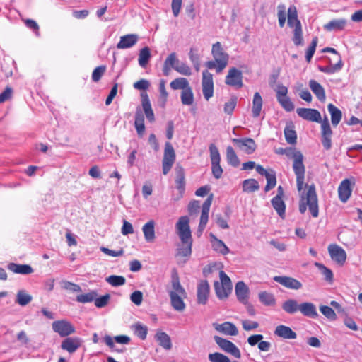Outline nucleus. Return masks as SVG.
I'll use <instances>...</instances> for the list:
<instances>
[{
	"instance_id": "nucleus-1",
	"label": "nucleus",
	"mask_w": 362,
	"mask_h": 362,
	"mask_svg": "<svg viewBox=\"0 0 362 362\" xmlns=\"http://www.w3.org/2000/svg\"><path fill=\"white\" fill-rule=\"evenodd\" d=\"M298 115L303 119L321 123V141L325 149L329 150L332 147V131L327 117L322 120L320 112L311 108H298Z\"/></svg>"
},
{
	"instance_id": "nucleus-2",
	"label": "nucleus",
	"mask_w": 362,
	"mask_h": 362,
	"mask_svg": "<svg viewBox=\"0 0 362 362\" xmlns=\"http://www.w3.org/2000/svg\"><path fill=\"white\" fill-rule=\"evenodd\" d=\"M170 284V287L167 290L170 305L175 311L183 312L186 308L184 299L187 297V293L181 285L176 272L172 274Z\"/></svg>"
},
{
	"instance_id": "nucleus-3",
	"label": "nucleus",
	"mask_w": 362,
	"mask_h": 362,
	"mask_svg": "<svg viewBox=\"0 0 362 362\" xmlns=\"http://www.w3.org/2000/svg\"><path fill=\"white\" fill-rule=\"evenodd\" d=\"M211 54L214 60L206 62L205 66L209 69H215L216 73H221L228 64L229 55L223 51L219 42L212 45Z\"/></svg>"
},
{
	"instance_id": "nucleus-4",
	"label": "nucleus",
	"mask_w": 362,
	"mask_h": 362,
	"mask_svg": "<svg viewBox=\"0 0 362 362\" xmlns=\"http://www.w3.org/2000/svg\"><path fill=\"white\" fill-rule=\"evenodd\" d=\"M308 206L309 210L313 217L318 216V203L317 197L315 192V187L312 185L308 187L307 192L301 196V203L299 206V211L301 214H304Z\"/></svg>"
},
{
	"instance_id": "nucleus-5",
	"label": "nucleus",
	"mask_w": 362,
	"mask_h": 362,
	"mask_svg": "<svg viewBox=\"0 0 362 362\" xmlns=\"http://www.w3.org/2000/svg\"><path fill=\"white\" fill-rule=\"evenodd\" d=\"M288 25L294 28L293 42L295 45H302L303 43L302 25L300 21L298 18L297 9L295 6L292 5L288 9Z\"/></svg>"
},
{
	"instance_id": "nucleus-6",
	"label": "nucleus",
	"mask_w": 362,
	"mask_h": 362,
	"mask_svg": "<svg viewBox=\"0 0 362 362\" xmlns=\"http://www.w3.org/2000/svg\"><path fill=\"white\" fill-rule=\"evenodd\" d=\"M291 157L293 159V169L296 175L297 189L300 192L303 188L305 173L303 156L300 151H293Z\"/></svg>"
},
{
	"instance_id": "nucleus-7",
	"label": "nucleus",
	"mask_w": 362,
	"mask_h": 362,
	"mask_svg": "<svg viewBox=\"0 0 362 362\" xmlns=\"http://www.w3.org/2000/svg\"><path fill=\"white\" fill-rule=\"evenodd\" d=\"M220 282L214 283V289L219 299L226 298L232 291V283L230 278L223 272L219 273Z\"/></svg>"
},
{
	"instance_id": "nucleus-8",
	"label": "nucleus",
	"mask_w": 362,
	"mask_h": 362,
	"mask_svg": "<svg viewBox=\"0 0 362 362\" xmlns=\"http://www.w3.org/2000/svg\"><path fill=\"white\" fill-rule=\"evenodd\" d=\"M175 230L181 242L186 243L187 240H192L189 227V218L187 216H184L179 218L175 224Z\"/></svg>"
},
{
	"instance_id": "nucleus-9",
	"label": "nucleus",
	"mask_w": 362,
	"mask_h": 362,
	"mask_svg": "<svg viewBox=\"0 0 362 362\" xmlns=\"http://www.w3.org/2000/svg\"><path fill=\"white\" fill-rule=\"evenodd\" d=\"M210 158L211 161V170L214 177L219 179L223 174V169L220 165L221 157L217 147L211 144L209 146Z\"/></svg>"
},
{
	"instance_id": "nucleus-10",
	"label": "nucleus",
	"mask_w": 362,
	"mask_h": 362,
	"mask_svg": "<svg viewBox=\"0 0 362 362\" xmlns=\"http://www.w3.org/2000/svg\"><path fill=\"white\" fill-rule=\"evenodd\" d=\"M175 160V152L170 142L165 144L164 155L162 162L163 173L167 175Z\"/></svg>"
},
{
	"instance_id": "nucleus-11",
	"label": "nucleus",
	"mask_w": 362,
	"mask_h": 362,
	"mask_svg": "<svg viewBox=\"0 0 362 362\" xmlns=\"http://www.w3.org/2000/svg\"><path fill=\"white\" fill-rule=\"evenodd\" d=\"M202 92L204 98L209 100L214 95L213 75L207 70L202 71Z\"/></svg>"
},
{
	"instance_id": "nucleus-12",
	"label": "nucleus",
	"mask_w": 362,
	"mask_h": 362,
	"mask_svg": "<svg viewBox=\"0 0 362 362\" xmlns=\"http://www.w3.org/2000/svg\"><path fill=\"white\" fill-rule=\"evenodd\" d=\"M214 339L222 350L232 354L237 358L240 357V352L233 343L218 336H215Z\"/></svg>"
},
{
	"instance_id": "nucleus-13",
	"label": "nucleus",
	"mask_w": 362,
	"mask_h": 362,
	"mask_svg": "<svg viewBox=\"0 0 362 362\" xmlns=\"http://www.w3.org/2000/svg\"><path fill=\"white\" fill-rule=\"evenodd\" d=\"M242 78V72L233 67L229 69L228 73L226 76L225 83L230 86L235 88H240L243 86Z\"/></svg>"
},
{
	"instance_id": "nucleus-14",
	"label": "nucleus",
	"mask_w": 362,
	"mask_h": 362,
	"mask_svg": "<svg viewBox=\"0 0 362 362\" xmlns=\"http://www.w3.org/2000/svg\"><path fill=\"white\" fill-rule=\"evenodd\" d=\"M53 330L61 337H66L75 332L74 326L68 321L58 320L52 323Z\"/></svg>"
},
{
	"instance_id": "nucleus-15",
	"label": "nucleus",
	"mask_w": 362,
	"mask_h": 362,
	"mask_svg": "<svg viewBox=\"0 0 362 362\" xmlns=\"http://www.w3.org/2000/svg\"><path fill=\"white\" fill-rule=\"evenodd\" d=\"M328 251L333 261L340 265L344 264L346 259V253L341 247L332 244L329 245Z\"/></svg>"
},
{
	"instance_id": "nucleus-16",
	"label": "nucleus",
	"mask_w": 362,
	"mask_h": 362,
	"mask_svg": "<svg viewBox=\"0 0 362 362\" xmlns=\"http://www.w3.org/2000/svg\"><path fill=\"white\" fill-rule=\"evenodd\" d=\"M273 279L276 282L290 289L298 290L302 288V284L298 280L292 277L286 276H276Z\"/></svg>"
},
{
	"instance_id": "nucleus-17",
	"label": "nucleus",
	"mask_w": 362,
	"mask_h": 362,
	"mask_svg": "<svg viewBox=\"0 0 362 362\" xmlns=\"http://www.w3.org/2000/svg\"><path fill=\"white\" fill-rule=\"evenodd\" d=\"M351 192V181L349 179L343 180L338 187V194L340 201L346 203L350 198Z\"/></svg>"
},
{
	"instance_id": "nucleus-18",
	"label": "nucleus",
	"mask_w": 362,
	"mask_h": 362,
	"mask_svg": "<svg viewBox=\"0 0 362 362\" xmlns=\"http://www.w3.org/2000/svg\"><path fill=\"white\" fill-rule=\"evenodd\" d=\"M139 40V36L136 34H127L120 37L119 42L117 44V48L119 49H129L134 46Z\"/></svg>"
},
{
	"instance_id": "nucleus-19",
	"label": "nucleus",
	"mask_w": 362,
	"mask_h": 362,
	"mask_svg": "<svg viewBox=\"0 0 362 362\" xmlns=\"http://www.w3.org/2000/svg\"><path fill=\"white\" fill-rule=\"evenodd\" d=\"M213 326L216 331L226 335L236 336L238 334L236 326L230 322H225L222 324L214 323Z\"/></svg>"
},
{
	"instance_id": "nucleus-20",
	"label": "nucleus",
	"mask_w": 362,
	"mask_h": 362,
	"mask_svg": "<svg viewBox=\"0 0 362 362\" xmlns=\"http://www.w3.org/2000/svg\"><path fill=\"white\" fill-rule=\"evenodd\" d=\"M209 293V285L207 281L202 280L197 286V302L199 304H206Z\"/></svg>"
},
{
	"instance_id": "nucleus-21",
	"label": "nucleus",
	"mask_w": 362,
	"mask_h": 362,
	"mask_svg": "<svg viewBox=\"0 0 362 362\" xmlns=\"http://www.w3.org/2000/svg\"><path fill=\"white\" fill-rule=\"evenodd\" d=\"M81 345V340L77 337H68L66 338L62 343L61 347L62 349L67 351L69 353L75 352Z\"/></svg>"
},
{
	"instance_id": "nucleus-22",
	"label": "nucleus",
	"mask_w": 362,
	"mask_h": 362,
	"mask_svg": "<svg viewBox=\"0 0 362 362\" xmlns=\"http://www.w3.org/2000/svg\"><path fill=\"white\" fill-rule=\"evenodd\" d=\"M299 312L305 317L315 319L318 317L316 306L310 302L300 303Z\"/></svg>"
},
{
	"instance_id": "nucleus-23",
	"label": "nucleus",
	"mask_w": 362,
	"mask_h": 362,
	"mask_svg": "<svg viewBox=\"0 0 362 362\" xmlns=\"http://www.w3.org/2000/svg\"><path fill=\"white\" fill-rule=\"evenodd\" d=\"M274 334L286 339H295L297 334L291 327L286 325H279L274 330Z\"/></svg>"
},
{
	"instance_id": "nucleus-24",
	"label": "nucleus",
	"mask_w": 362,
	"mask_h": 362,
	"mask_svg": "<svg viewBox=\"0 0 362 362\" xmlns=\"http://www.w3.org/2000/svg\"><path fill=\"white\" fill-rule=\"evenodd\" d=\"M141 103H142V107L144 110V112L145 113V115L147 118V119L152 122L154 121V113L151 107V105L150 103V100L148 98V96L147 93H143L141 95Z\"/></svg>"
},
{
	"instance_id": "nucleus-25",
	"label": "nucleus",
	"mask_w": 362,
	"mask_h": 362,
	"mask_svg": "<svg viewBox=\"0 0 362 362\" xmlns=\"http://www.w3.org/2000/svg\"><path fill=\"white\" fill-rule=\"evenodd\" d=\"M347 25V20L344 18L334 19L324 25V29L327 31L342 30Z\"/></svg>"
},
{
	"instance_id": "nucleus-26",
	"label": "nucleus",
	"mask_w": 362,
	"mask_h": 362,
	"mask_svg": "<svg viewBox=\"0 0 362 362\" xmlns=\"http://www.w3.org/2000/svg\"><path fill=\"white\" fill-rule=\"evenodd\" d=\"M192 240H187V242H181V244L178 246L177 250L176 256L180 257H185L183 262H186L187 258H188L192 254Z\"/></svg>"
},
{
	"instance_id": "nucleus-27",
	"label": "nucleus",
	"mask_w": 362,
	"mask_h": 362,
	"mask_svg": "<svg viewBox=\"0 0 362 362\" xmlns=\"http://www.w3.org/2000/svg\"><path fill=\"white\" fill-rule=\"evenodd\" d=\"M309 87L320 101L324 102L325 100V90L321 84L312 79L309 81Z\"/></svg>"
},
{
	"instance_id": "nucleus-28",
	"label": "nucleus",
	"mask_w": 362,
	"mask_h": 362,
	"mask_svg": "<svg viewBox=\"0 0 362 362\" xmlns=\"http://www.w3.org/2000/svg\"><path fill=\"white\" fill-rule=\"evenodd\" d=\"M155 339L159 345L166 350H170L172 347V342L169 335L162 331H158L155 334Z\"/></svg>"
},
{
	"instance_id": "nucleus-29",
	"label": "nucleus",
	"mask_w": 362,
	"mask_h": 362,
	"mask_svg": "<svg viewBox=\"0 0 362 362\" xmlns=\"http://www.w3.org/2000/svg\"><path fill=\"white\" fill-rule=\"evenodd\" d=\"M7 268L11 272L15 274H30L33 272V268L28 264H18L15 263H10L8 264Z\"/></svg>"
},
{
	"instance_id": "nucleus-30",
	"label": "nucleus",
	"mask_w": 362,
	"mask_h": 362,
	"mask_svg": "<svg viewBox=\"0 0 362 362\" xmlns=\"http://www.w3.org/2000/svg\"><path fill=\"white\" fill-rule=\"evenodd\" d=\"M142 231L145 240L148 243H151L155 239V222L153 221H149L142 227Z\"/></svg>"
},
{
	"instance_id": "nucleus-31",
	"label": "nucleus",
	"mask_w": 362,
	"mask_h": 362,
	"mask_svg": "<svg viewBox=\"0 0 362 362\" xmlns=\"http://www.w3.org/2000/svg\"><path fill=\"white\" fill-rule=\"evenodd\" d=\"M235 294L239 301L244 304L247 303V287L243 281H238L235 285Z\"/></svg>"
},
{
	"instance_id": "nucleus-32",
	"label": "nucleus",
	"mask_w": 362,
	"mask_h": 362,
	"mask_svg": "<svg viewBox=\"0 0 362 362\" xmlns=\"http://www.w3.org/2000/svg\"><path fill=\"white\" fill-rule=\"evenodd\" d=\"M327 110L331 115V122L332 125L334 127L337 126L342 117L341 111L332 103H329L327 105Z\"/></svg>"
},
{
	"instance_id": "nucleus-33",
	"label": "nucleus",
	"mask_w": 362,
	"mask_h": 362,
	"mask_svg": "<svg viewBox=\"0 0 362 362\" xmlns=\"http://www.w3.org/2000/svg\"><path fill=\"white\" fill-rule=\"evenodd\" d=\"M175 172H176V177H175L176 187L180 193V197H182V194L185 191V185L184 169L182 167H177L175 169Z\"/></svg>"
},
{
	"instance_id": "nucleus-34",
	"label": "nucleus",
	"mask_w": 362,
	"mask_h": 362,
	"mask_svg": "<svg viewBox=\"0 0 362 362\" xmlns=\"http://www.w3.org/2000/svg\"><path fill=\"white\" fill-rule=\"evenodd\" d=\"M343 66L342 60L341 57L337 56V62L335 64H330L328 66H319L318 69L323 73L332 74L341 69Z\"/></svg>"
},
{
	"instance_id": "nucleus-35",
	"label": "nucleus",
	"mask_w": 362,
	"mask_h": 362,
	"mask_svg": "<svg viewBox=\"0 0 362 362\" xmlns=\"http://www.w3.org/2000/svg\"><path fill=\"white\" fill-rule=\"evenodd\" d=\"M300 303L295 299L291 298L285 300L282 304V309L288 314L293 315L299 311Z\"/></svg>"
},
{
	"instance_id": "nucleus-36",
	"label": "nucleus",
	"mask_w": 362,
	"mask_h": 362,
	"mask_svg": "<svg viewBox=\"0 0 362 362\" xmlns=\"http://www.w3.org/2000/svg\"><path fill=\"white\" fill-rule=\"evenodd\" d=\"M263 100L262 98L258 92L254 94L252 100V116L257 117L260 115L261 110L262 108Z\"/></svg>"
},
{
	"instance_id": "nucleus-37",
	"label": "nucleus",
	"mask_w": 362,
	"mask_h": 362,
	"mask_svg": "<svg viewBox=\"0 0 362 362\" xmlns=\"http://www.w3.org/2000/svg\"><path fill=\"white\" fill-rule=\"evenodd\" d=\"M33 300V297L25 290L18 291L16 297V303L21 306H25Z\"/></svg>"
},
{
	"instance_id": "nucleus-38",
	"label": "nucleus",
	"mask_w": 362,
	"mask_h": 362,
	"mask_svg": "<svg viewBox=\"0 0 362 362\" xmlns=\"http://www.w3.org/2000/svg\"><path fill=\"white\" fill-rule=\"evenodd\" d=\"M271 202L273 208L277 212L279 216L281 218H284L285 214L286 204L283 201V199L279 198V197H274L272 199Z\"/></svg>"
},
{
	"instance_id": "nucleus-39",
	"label": "nucleus",
	"mask_w": 362,
	"mask_h": 362,
	"mask_svg": "<svg viewBox=\"0 0 362 362\" xmlns=\"http://www.w3.org/2000/svg\"><path fill=\"white\" fill-rule=\"evenodd\" d=\"M180 99L184 105L189 106L194 103V98L191 86L184 90H182Z\"/></svg>"
},
{
	"instance_id": "nucleus-40",
	"label": "nucleus",
	"mask_w": 362,
	"mask_h": 362,
	"mask_svg": "<svg viewBox=\"0 0 362 362\" xmlns=\"http://www.w3.org/2000/svg\"><path fill=\"white\" fill-rule=\"evenodd\" d=\"M170 86L173 90H184L190 87L188 80L185 78H175L170 82Z\"/></svg>"
},
{
	"instance_id": "nucleus-41",
	"label": "nucleus",
	"mask_w": 362,
	"mask_h": 362,
	"mask_svg": "<svg viewBox=\"0 0 362 362\" xmlns=\"http://www.w3.org/2000/svg\"><path fill=\"white\" fill-rule=\"evenodd\" d=\"M132 329L134 330L135 335H136L139 339L141 340L146 339L148 333L147 326L144 325L140 322H137L132 326Z\"/></svg>"
},
{
	"instance_id": "nucleus-42",
	"label": "nucleus",
	"mask_w": 362,
	"mask_h": 362,
	"mask_svg": "<svg viewBox=\"0 0 362 362\" xmlns=\"http://www.w3.org/2000/svg\"><path fill=\"white\" fill-rule=\"evenodd\" d=\"M151 52H150V49L148 47H145L144 48H142L140 52H139V59H138V62H139V64L141 66V67H145L146 66V64H148L149 59H151Z\"/></svg>"
},
{
	"instance_id": "nucleus-43",
	"label": "nucleus",
	"mask_w": 362,
	"mask_h": 362,
	"mask_svg": "<svg viewBox=\"0 0 362 362\" xmlns=\"http://www.w3.org/2000/svg\"><path fill=\"white\" fill-rule=\"evenodd\" d=\"M259 300L265 305L272 306L275 305L276 300L273 294L262 291L259 293Z\"/></svg>"
},
{
	"instance_id": "nucleus-44",
	"label": "nucleus",
	"mask_w": 362,
	"mask_h": 362,
	"mask_svg": "<svg viewBox=\"0 0 362 362\" xmlns=\"http://www.w3.org/2000/svg\"><path fill=\"white\" fill-rule=\"evenodd\" d=\"M284 136L288 144H295L296 143L297 134L293 126L286 127L284 129Z\"/></svg>"
},
{
	"instance_id": "nucleus-45",
	"label": "nucleus",
	"mask_w": 362,
	"mask_h": 362,
	"mask_svg": "<svg viewBox=\"0 0 362 362\" xmlns=\"http://www.w3.org/2000/svg\"><path fill=\"white\" fill-rule=\"evenodd\" d=\"M226 158L228 163L232 166L237 167L239 165V159L231 146H228L226 148Z\"/></svg>"
},
{
	"instance_id": "nucleus-46",
	"label": "nucleus",
	"mask_w": 362,
	"mask_h": 362,
	"mask_svg": "<svg viewBox=\"0 0 362 362\" xmlns=\"http://www.w3.org/2000/svg\"><path fill=\"white\" fill-rule=\"evenodd\" d=\"M97 296L98 293L95 291H91L87 293L77 296L76 300L81 303H90L94 301L95 297Z\"/></svg>"
},
{
	"instance_id": "nucleus-47",
	"label": "nucleus",
	"mask_w": 362,
	"mask_h": 362,
	"mask_svg": "<svg viewBox=\"0 0 362 362\" xmlns=\"http://www.w3.org/2000/svg\"><path fill=\"white\" fill-rule=\"evenodd\" d=\"M211 237L214 239V243H213V247L214 250L223 254L226 255L229 252V249L224 244V243L218 239H217L214 235L211 234Z\"/></svg>"
},
{
	"instance_id": "nucleus-48",
	"label": "nucleus",
	"mask_w": 362,
	"mask_h": 362,
	"mask_svg": "<svg viewBox=\"0 0 362 362\" xmlns=\"http://www.w3.org/2000/svg\"><path fill=\"white\" fill-rule=\"evenodd\" d=\"M105 281L114 287L123 286L126 283V279L122 276L111 275L105 279Z\"/></svg>"
},
{
	"instance_id": "nucleus-49",
	"label": "nucleus",
	"mask_w": 362,
	"mask_h": 362,
	"mask_svg": "<svg viewBox=\"0 0 362 362\" xmlns=\"http://www.w3.org/2000/svg\"><path fill=\"white\" fill-rule=\"evenodd\" d=\"M264 176L267 180V185L264 190L265 192H269L274 188L276 184V175L273 170H269Z\"/></svg>"
},
{
	"instance_id": "nucleus-50",
	"label": "nucleus",
	"mask_w": 362,
	"mask_h": 362,
	"mask_svg": "<svg viewBox=\"0 0 362 362\" xmlns=\"http://www.w3.org/2000/svg\"><path fill=\"white\" fill-rule=\"evenodd\" d=\"M319 309L322 314L328 320L331 321H334L337 320V314L332 308L327 305H320Z\"/></svg>"
},
{
	"instance_id": "nucleus-51",
	"label": "nucleus",
	"mask_w": 362,
	"mask_h": 362,
	"mask_svg": "<svg viewBox=\"0 0 362 362\" xmlns=\"http://www.w3.org/2000/svg\"><path fill=\"white\" fill-rule=\"evenodd\" d=\"M277 16L280 28H284L286 20V6L284 4L278 5Z\"/></svg>"
},
{
	"instance_id": "nucleus-52",
	"label": "nucleus",
	"mask_w": 362,
	"mask_h": 362,
	"mask_svg": "<svg viewBox=\"0 0 362 362\" xmlns=\"http://www.w3.org/2000/svg\"><path fill=\"white\" fill-rule=\"evenodd\" d=\"M318 42V38L315 37L313 38L311 44L306 51L305 59L308 62H310L313 54H315V49Z\"/></svg>"
},
{
	"instance_id": "nucleus-53",
	"label": "nucleus",
	"mask_w": 362,
	"mask_h": 362,
	"mask_svg": "<svg viewBox=\"0 0 362 362\" xmlns=\"http://www.w3.org/2000/svg\"><path fill=\"white\" fill-rule=\"evenodd\" d=\"M233 143L239 148L240 150H243L247 152L249 150V138L243 139H233Z\"/></svg>"
},
{
	"instance_id": "nucleus-54",
	"label": "nucleus",
	"mask_w": 362,
	"mask_h": 362,
	"mask_svg": "<svg viewBox=\"0 0 362 362\" xmlns=\"http://www.w3.org/2000/svg\"><path fill=\"white\" fill-rule=\"evenodd\" d=\"M277 100L286 111L291 112L293 110L294 105L288 96L279 98Z\"/></svg>"
},
{
	"instance_id": "nucleus-55",
	"label": "nucleus",
	"mask_w": 362,
	"mask_h": 362,
	"mask_svg": "<svg viewBox=\"0 0 362 362\" xmlns=\"http://www.w3.org/2000/svg\"><path fill=\"white\" fill-rule=\"evenodd\" d=\"M209 360L211 362H230L228 356L218 352L209 354Z\"/></svg>"
},
{
	"instance_id": "nucleus-56",
	"label": "nucleus",
	"mask_w": 362,
	"mask_h": 362,
	"mask_svg": "<svg viewBox=\"0 0 362 362\" xmlns=\"http://www.w3.org/2000/svg\"><path fill=\"white\" fill-rule=\"evenodd\" d=\"M62 288L64 290L69 291L73 293L81 291V288L79 285L68 281H63L62 282Z\"/></svg>"
},
{
	"instance_id": "nucleus-57",
	"label": "nucleus",
	"mask_w": 362,
	"mask_h": 362,
	"mask_svg": "<svg viewBox=\"0 0 362 362\" xmlns=\"http://www.w3.org/2000/svg\"><path fill=\"white\" fill-rule=\"evenodd\" d=\"M315 266L320 270L321 273L325 276V279L327 281H332L333 273L329 269H328L321 263H315Z\"/></svg>"
},
{
	"instance_id": "nucleus-58",
	"label": "nucleus",
	"mask_w": 362,
	"mask_h": 362,
	"mask_svg": "<svg viewBox=\"0 0 362 362\" xmlns=\"http://www.w3.org/2000/svg\"><path fill=\"white\" fill-rule=\"evenodd\" d=\"M110 299V294H105L99 298H98V296H97V297H95V298L94 300L95 305L99 308H104L108 304Z\"/></svg>"
},
{
	"instance_id": "nucleus-59",
	"label": "nucleus",
	"mask_w": 362,
	"mask_h": 362,
	"mask_svg": "<svg viewBox=\"0 0 362 362\" xmlns=\"http://www.w3.org/2000/svg\"><path fill=\"white\" fill-rule=\"evenodd\" d=\"M105 71L106 66L104 65L96 67L92 73V80L94 82H98V81H100L103 75L105 74Z\"/></svg>"
},
{
	"instance_id": "nucleus-60",
	"label": "nucleus",
	"mask_w": 362,
	"mask_h": 362,
	"mask_svg": "<svg viewBox=\"0 0 362 362\" xmlns=\"http://www.w3.org/2000/svg\"><path fill=\"white\" fill-rule=\"evenodd\" d=\"M175 71L184 76H190L192 74L191 69L185 63L180 62L175 68Z\"/></svg>"
},
{
	"instance_id": "nucleus-61",
	"label": "nucleus",
	"mask_w": 362,
	"mask_h": 362,
	"mask_svg": "<svg viewBox=\"0 0 362 362\" xmlns=\"http://www.w3.org/2000/svg\"><path fill=\"white\" fill-rule=\"evenodd\" d=\"M164 62L172 66V68L175 70V68L180 63V61L177 57L176 53L172 52L167 57Z\"/></svg>"
},
{
	"instance_id": "nucleus-62",
	"label": "nucleus",
	"mask_w": 362,
	"mask_h": 362,
	"mask_svg": "<svg viewBox=\"0 0 362 362\" xmlns=\"http://www.w3.org/2000/svg\"><path fill=\"white\" fill-rule=\"evenodd\" d=\"M236 106V98H230L224 104V112L230 115Z\"/></svg>"
},
{
	"instance_id": "nucleus-63",
	"label": "nucleus",
	"mask_w": 362,
	"mask_h": 362,
	"mask_svg": "<svg viewBox=\"0 0 362 362\" xmlns=\"http://www.w3.org/2000/svg\"><path fill=\"white\" fill-rule=\"evenodd\" d=\"M130 300L136 305H140L143 300V293L140 291H134L130 296Z\"/></svg>"
},
{
	"instance_id": "nucleus-64",
	"label": "nucleus",
	"mask_w": 362,
	"mask_h": 362,
	"mask_svg": "<svg viewBox=\"0 0 362 362\" xmlns=\"http://www.w3.org/2000/svg\"><path fill=\"white\" fill-rule=\"evenodd\" d=\"M134 88L140 90H145L150 86V83L146 79H141L135 82L133 85Z\"/></svg>"
}]
</instances>
